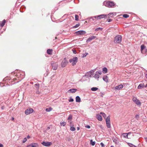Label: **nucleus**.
Returning <instances> with one entry per match:
<instances>
[{
  "mask_svg": "<svg viewBox=\"0 0 147 147\" xmlns=\"http://www.w3.org/2000/svg\"><path fill=\"white\" fill-rule=\"evenodd\" d=\"M17 77L18 79L16 78H13V79H11L9 77H7L5 78L3 80V82L0 83V85L1 86H3L4 85L1 86V84H3L4 83L6 82V81L7 82L9 81V82H13V84H15L16 83H18L19 81H20L22 79H23L25 75V73L24 72L21 71L19 72L17 75Z\"/></svg>",
  "mask_w": 147,
  "mask_h": 147,
  "instance_id": "1",
  "label": "nucleus"
},
{
  "mask_svg": "<svg viewBox=\"0 0 147 147\" xmlns=\"http://www.w3.org/2000/svg\"><path fill=\"white\" fill-rule=\"evenodd\" d=\"M122 41V36L121 35H118L114 38V42L115 43H120Z\"/></svg>",
  "mask_w": 147,
  "mask_h": 147,
  "instance_id": "2",
  "label": "nucleus"
},
{
  "mask_svg": "<svg viewBox=\"0 0 147 147\" xmlns=\"http://www.w3.org/2000/svg\"><path fill=\"white\" fill-rule=\"evenodd\" d=\"M104 5L108 7H112L115 5V3L113 1H106L103 2Z\"/></svg>",
  "mask_w": 147,
  "mask_h": 147,
  "instance_id": "3",
  "label": "nucleus"
},
{
  "mask_svg": "<svg viewBox=\"0 0 147 147\" xmlns=\"http://www.w3.org/2000/svg\"><path fill=\"white\" fill-rule=\"evenodd\" d=\"M78 58L75 57L72 59H71L69 60L70 63H71V64L73 66L74 65L76 64L78 61Z\"/></svg>",
  "mask_w": 147,
  "mask_h": 147,
  "instance_id": "4",
  "label": "nucleus"
},
{
  "mask_svg": "<svg viewBox=\"0 0 147 147\" xmlns=\"http://www.w3.org/2000/svg\"><path fill=\"white\" fill-rule=\"evenodd\" d=\"M107 16V15L103 14L99 15L96 16H93V17H92L91 18H96L97 20L100 19L102 18H105V17Z\"/></svg>",
  "mask_w": 147,
  "mask_h": 147,
  "instance_id": "5",
  "label": "nucleus"
},
{
  "mask_svg": "<svg viewBox=\"0 0 147 147\" xmlns=\"http://www.w3.org/2000/svg\"><path fill=\"white\" fill-rule=\"evenodd\" d=\"M106 122L107 124V127L108 128L111 127V124L110 121V116H108L106 119Z\"/></svg>",
  "mask_w": 147,
  "mask_h": 147,
  "instance_id": "6",
  "label": "nucleus"
},
{
  "mask_svg": "<svg viewBox=\"0 0 147 147\" xmlns=\"http://www.w3.org/2000/svg\"><path fill=\"white\" fill-rule=\"evenodd\" d=\"M86 33V32L84 30H79L76 32L75 34L78 35H83Z\"/></svg>",
  "mask_w": 147,
  "mask_h": 147,
  "instance_id": "7",
  "label": "nucleus"
},
{
  "mask_svg": "<svg viewBox=\"0 0 147 147\" xmlns=\"http://www.w3.org/2000/svg\"><path fill=\"white\" fill-rule=\"evenodd\" d=\"M33 110L31 108H29L27 109L25 111V114L26 115H28L32 113L33 112Z\"/></svg>",
  "mask_w": 147,
  "mask_h": 147,
  "instance_id": "8",
  "label": "nucleus"
},
{
  "mask_svg": "<svg viewBox=\"0 0 147 147\" xmlns=\"http://www.w3.org/2000/svg\"><path fill=\"white\" fill-rule=\"evenodd\" d=\"M68 63V62L67 61L66 58H65L63 60L61 64L62 67H65L66 66Z\"/></svg>",
  "mask_w": 147,
  "mask_h": 147,
  "instance_id": "9",
  "label": "nucleus"
},
{
  "mask_svg": "<svg viewBox=\"0 0 147 147\" xmlns=\"http://www.w3.org/2000/svg\"><path fill=\"white\" fill-rule=\"evenodd\" d=\"M132 100L137 105H141V102L138 99L136 98L135 97L133 98Z\"/></svg>",
  "mask_w": 147,
  "mask_h": 147,
  "instance_id": "10",
  "label": "nucleus"
},
{
  "mask_svg": "<svg viewBox=\"0 0 147 147\" xmlns=\"http://www.w3.org/2000/svg\"><path fill=\"white\" fill-rule=\"evenodd\" d=\"M41 144L44 146L49 147L51 146V144H52V143L50 142H46L45 141H43L42 142Z\"/></svg>",
  "mask_w": 147,
  "mask_h": 147,
  "instance_id": "11",
  "label": "nucleus"
},
{
  "mask_svg": "<svg viewBox=\"0 0 147 147\" xmlns=\"http://www.w3.org/2000/svg\"><path fill=\"white\" fill-rule=\"evenodd\" d=\"M51 65L52 66V68L54 70H56L58 67V65L56 63H51Z\"/></svg>",
  "mask_w": 147,
  "mask_h": 147,
  "instance_id": "12",
  "label": "nucleus"
},
{
  "mask_svg": "<svg viewBox=\"0 0 147 147\" xmlns=\"http://www.w3.org/2000/svg\"><path fill=\"white\" fill-rule=\"evenodd\" d=\"M123 85L121 84L115 87L114 89L115 90H119L122 89L123 88Z\"/></svg>",
  "mask_w": 147,
  "mask_h": 147,
  "instance_id": "13",
  "label": "nucleus"
},
{
  "mask_svg": "<svg viewBox=\"0 0 147 147\" xmlns=\"http://www.w3.org/2000/svg\"><path fill=\"white\" fill-rule=\"evenodd\" d=\"M112 140H113V142L115 144H118L119 142L118 141V139L116 137H113L112 138Z\"/></svg>",
  "mask_w": 147,
  "mask_h": 147,
  "instance_id": "14",
  "label": "nucleus"
},
{
  "mask_svg": "<svg viewBox=\"0 0 147 147\" xmlns=\"http://www.w3.org/2000/svg\"><path fill=\"white\" fill-rule=\"evenodd\" d=\"M130 134L131 133L130 132L123 133L122 134L121 136L125 138H128V135Z\"/></svg>",
  "mask_w": 147,
  "mask_h": 147,
  "instance_id": "15",
  "label": "nucleus"
},
{
  "mask_svg": "<svg viewBox=\"0 0 147 147\" xmlns=\"http://www.w3.org/2000/svg\"><path fill=\"white\" fill-rule=\"evenodd\" d=\"M96 37L95 36H91L88 39L86 40V42H88L91 41L92 39L95 38Z\"/></svg>",
  "mask_w": 147,
  "mask_h": 147,
  "instance_id": "16",
  "label": "nucleus"
},
{
  "mask_svg": "<svg viewBox=\"0 0 147 147\" xmlns=\"http://www.w3.org/2000/svg\"><path fill=\"white\" fill-rule=\"evenodd\" d=\"M77 90V89H74V88H73V89H70V90H68V92H71V93H74Z\"/></svg>",
  "mask_w": 147,
  "mask_h": 147,
  "instance_id": "17",
  "label": "nucleus"
},
{
  "mask_svg": "<svg viewBox=\"0 0 147 147\" xmlns=\"http://www.w3.org/2000/svg\"><path fill=\"white\" fill-rule=\"evenodd\" d=\"M6 20L5 19L3 20L2 21L0 22V26L1 27H3L5 24L6 22Z\"/></svg>",
  "mask_w": 147,
  "mask_h": 147,
  "instance_id": "18",
  "label": "nucleus"
},
{
  "mask_svg": "<svg viewBox=\"0 0 147 147\" xmlns=\"http://www.w3.org/2000/svg\"><path fill=\"white\" fill-rule=\"evenodd\" d=\"M96 117L97 119L100 121L102 120V116L99 114H98L96 115Z\"/></svg>",
  "mask_w": 147,
  "mask_h": 147,
  "instance_id": "19",
  "label": "nucleus"
},
{
  "mask_svg": "<svg viewBox=\"0 0 147 147\" xmlns=\"http://www.w3.org/2000/svg\"><path fill=\"white\" fill-rule=\"evenodd\" d=\"M52 49H48L47 50V53L49 55H51L52 54Z\"/></svg>",
  "mask_w": 147,
  "mask_h": 147,
  "instance_id": "20",
  "label": "nucleus"
},
{
  "mask_svg": "<svg viewBox=\"0 0 147 147\" xmlns=\"http://www.w3.org/2000/svg\"><path fill=\"white\" fill-rule=\"evenodd\" d=\"M144 83L141 84H140L138 87V89H140L144 87Z\"/></svg>",
  "mask_w": 147,
  "mask_h": 147,
  "instance_id": "21",
  "label": "nucleus"
},
{
  "mask_svg": "<svg viewBox=\"0 0 147 147\" xmlns=\"http://www.w3.org/2000/svg\"><path fill=\"white\" fill-rule=\"evenodd\" d=\"M76 102H80L81 101V99L79 96H77L76 97Z\"/></svg>",
  "mask_w": 147,
  "mask_h": 147,
  "instance_id": "22",
  "label": "nucleus"
},
{
  "mask_svg": "<svg viewBox=\"0 0 147 147\" xmlns=\"http://www.w3.org/2000/svg\"><path fill=\"white\" fill-rule=\"evenodd\" d=\"M38 144L37 143H32L31 147H38Z\"/></svg>",
  "mask_w": 147,
  "mask_h": 147,
  "instance_id": "23",
  "label": "nucleus"
},
{
  "mask_svg": "<svg viewBox=\"0 0 147 147\" xmlns=\"http://www.w3.org/2000/svg\"><path fill=\"white\" fill-rule=\"evenodd\" d=\"M102 79L103 80L106 82H107L108 81V77L107 76H103Z\"/></svg>",
  "mask_w": 147,
  "mask_h": 147,
  "instance_id": "24",
  "label": "nucleus"
},
{
  "mask_svg": "<svg viewBox=\"0 0 147 147\" xmlns=\"http://www.w3.org/2000/svg\"><path fill=\"white\" fill-rule=\"evenodd\" d=\"M145 46L144 45H142L141 46V51L142 53V51L145 49Z\"/></svg>",
  "mask_w": 147,
  "mask_h": 147,
  "instance_id": "25",
  "label": "nucleus"
},
{
  "mask_svg": "<svg viewBox=\"0 0 147 147\" xmlns=\"http://www.w3.org/2000/svg\"><path fill=\"white\" fill-rule=\"evenodd\" d=\"M94 77L95 78L98 79L99 77V76L98 74L96 72H95V74L94 75Z\"/></svg>",
  "mask_w": 147,
  "mask_h": 147,
  "instance_id": "26",
  "label": "nucleus"
},
{
  "mask_svg": "<svg viewBox=\"0 0 147 147\" xmlns=\"http://www.w3.org/2000/svg\"><path fill=\"white\" fill-rule=\"evenodd\" d=\"M102 71L104 73H106L107 71V69L106 67H104L102 68Z\"/></svg>",
  "mask_w": 147,
  "mask_h": 147,
  "instance_id": "27",
  "label": "nucleus"
},
{
  "mask_svg": "<svg viewBox=\"0 0 147 147\" xmlns=\"http://www.w3.org/2000/svg\"><path fill=\"white\" fill-rule=\"evenodd\" d=\"M98 89V88L97 87H93L91 88V90L92 91H95Z\"/></svg>",
  "mask_w": 147,
  "mask_h": 147,
  "instance_id": "28",
  "label": "nucleus"
},
{
  "mask_svg": "<svg viewBox=\"0 0 147 147\" xmlns=\"http://www.w3.org/2000/svg\"><path fill=\"white\" fill-rule=\"evenodd\" d=\"M102 29H103V28H102L99 27V28H96L95 30V31H98L99 30L102 31Z\"/></svg>",
  "mask_w": 147,
  "mask_h": 147,
  "instance_id": "29",
  "label": "nucleus"
},
{
  "mask_svg": "<svg viewBox=\"0 0 147 147\" xmlns=\"http://www.w3.org/2000/svg\"><path fill=\"white\" fill-rule=\"evenodd\" d=\"M127 144L130 147H136V146L131 143H128Z\"/></svg>",
  "mask_w": 147,
  "mask_h": 147,
  "instance_id": "30",
  "label": "nucleus"
},
{
  "mask_svg": "<svg viewBox=\"0 0 147 147\" xmlns=\"http://www.w3.org/2000/svg\"><path fill=\"white\" fill-rule=\"evenodd\" d=\"M90 144L92 145V146H94L95 144V141H93L92 140H90Z\"/></svg>",
  "mask_w": 147,
  "mask_h": 147,
  "instance_id": "31",
  "label": "nucleus"
},
{
  "mask_svg": "<svg viewBox=\"0 0 147 147\" xmlns=\"http://www.w3.org/2000/svg\"><path fill=\"white\" fill-rule=\"evenodd\" d=\"M70 129L72 131H74L76 130V129L74 127L71 126L70 127Z\"/></svg>",
  "mask_w": 147,
  "mask_h": 147,
  "instance_id": "32",
  "label": "nucleus"
},
{
  "mask_svg": "<svg viewBox=\"0 0 147 147\" xmlns=\"http://www.w3.org/2000/svg\"><path fill=\"white\" fill-rule=\"evenodd\" d=\"M78 18V16L76 14L75 15V20L77 21H78L79 20Z\"/></svg>",
  "mask_w": 147,
  "mask_h": 147,
  "instance_id": "33",
  "label": "nucleus"
},
{
  "mask_svg": "<svg viewBox=\"0 0 147 147\" xmlns=\"http://www.w3.org/2000/svg\"><path fill=\"white\" fill-rule=\"evenodd\" d=\"M80 24H76V25H75L74 26H73V28H77L78 27H79L80 26Z\"/></svg>",
  "mask_w": 147,
  "mask_h": 147,
  "instance_id": "34",
  "label": "nucleus"
},
{
  "mask_svg": "<svg viewBox=\"0 0 147 147\" xmlns=\"http://www.w3.org/2000/svg\"><path fill=\"white\" fill-rule=\"evenodd\" d=\"M123 17L125 18H127L129 17V15L127 14H124L123 15Z\"/></svg>",
  "mask_w": 147,
  "mask_h": 147,
  "instance_id": "35",
  "label": "nucleus"
},
{
  "mask_svg": "<svg viewBox=\"0 0 147 147\" xmlns=\"http://www.w3.org/2000/svg\"><path fill=\"white\" fill-rule=\"evenodd\" d=\"M72 115H69V116L68 118L67 119L68 120H71L72 119Z\"/></svg>",
  "mask_w": 147,
  "mask_h": 147,
  "instance_id": "36",
  "label": "nucleus"
},
{
  "mask_svg": "<svg viewBox=\"0 0 147 147\" xmlns=\"http://www.w3.org/2000/svg\"><path fill=\"white\" fill-rule=\"evenodd\" d=\"M108 15L109 16V17H113V16L114 15L113 13H109V14Z\"/></svg>",
  "mask_w": 147,
  "mask_h": 147,
  "instance_id": "37",
  "label": "nucleus"
},
{
  "mask_svg": "<svg viewBox=\"0 0 147 147\" xmlns=\"http://www.w3.org/2000/svg\"><path fill=\"white\" fill-rule=\"evenodd\" d=\"M52 110V108H47L46 109V111L47 112H49Z\"/></svg>",
  "mask_w": 147,
  "mask_h": 147,
  "instance_id": "38",
  "label": "nucleus"
},
{
  "mask_svg": "<svg viewBox=\"0 0 147 147\" xmlns=\"http://www.w3.org/2000/svg\"><path fill=\"white\" fill-rule=\"evenodd\" d=\"M100 114L105 118L106 116V114L104 113H100Z\"/></svg>",
  "mask_w": 147,
  "mask_h": 147,
  "instance_id": "39",
  "label": "nucleus"
},
{
  "mask_svg": "<svg viewBox=\"0 0 147 147\" xmlns=\"http://www.w3.org/2000/svg\"><path fill=\"white\" fill-rule=\"evenodd\" d=\"M61 125H63L64 126L66 124V123L64 122H63L62 123H61Z\"/></svg>",
  "mask_w": 147,
  "mask_h": 147,
  "instance_id": "40",
  "label": "nucleus"
},
{
  "mask_svg": "<svg viewBox=\"0 0 147 147\" xmlns=\"http://www.w3.org/2000/svg\"><path fill=\"white\" fill-rule=\"evenodd\" d=\"M27 140V139H26V138H24L22 141V143H25Z\"/></svg>",
  "mask_w": 147,
  "mask_h": 147,
  "instance_id": "41",
  "label": "nucleus"
},
{
  "mask_svg": "<svg viewBox=\"0 0 147 147\" xmlns=\"http://www.w3.org/2000/svg\"><path fill=\"white\" fill-rule=\"evenodd\" d=\"M74 99L72 98H70L69 99L68 101L69 102H72L74 101Z\"/></svg>",
  "mask_w": 147,
  "mask_h": 147,
  "instance_id": "42",
  "label": "nucleus"
},
{
  "mask_svg": "<svg viewBox=\"0 0 147 147\" xmlns=\"http://www.w3.org/2000/svg\"><path fill=\"white\" fill-rule=\"evenodd\" d=\"M88 54V53H86L85 54H83L82 57H84L86 56Z\"/></svg>",
  "mask_w": 147,
  "mask_h": 147,
  "instance_id": "43",
  "label": "nucleus"
},
{
  "mask_svg": "<svg viewBox=\"0 0 147 147\" xmlns=\"http://www.w3.org/2000/svg\"><path fill=\"white\" fill-rule=\"evenodd\" d=\"M139 117H140V116L138 115H136L135 116V118L137 119H138L139 118Z\"/></svg>",
  "mask_w": 147,
  "mask_h": 147,
  "instance_id": "44",
  "label": "nucleus"
},
{
  "mask_svg": "<svg viewBox=\"0 0 147 147\" xmlns=\"http://www.w3.org/2000/svg\"><path fill=\"white\" fill-rule=\"evenodd\" d=\"M94 71H93L91 70L89 72V73H90L91 74L90 75V76H88L89 77H90L91 75L93 73Z\"/></svg>",
  "mask_w": 147,
  "mask_h": 147,
  "instance_id": "45",
  "label": "nucleus"
},
{
  "mask_svg": "<svg viewBox=\"0 0 147 147\" xmlns=\"http://www.w3.org/2000/svg\"><path fill=\"white\" fill-rule=\"evenodd\" d=\"M96 72H97V73L99 75H101L102 74V72L100 71H96Z\"/></svg>",
  "mask_w": 147,
  "mask_h": 147,
  "instance_id": "46",
  "label": "nucleus"
},
{
  "mask_svg": "<svg viewBox=\"0 0 147 147\" xmlns=\"http://www.w3.org/2000/svg\"><path fill=\"white\" fill-rule=\"evenodd\" d=\"M100 145L102 147H105V146L102 142H101L100 143Z\"/></svg>",
  "mask_w": 147,
  "mask_h": 147,
  "instance_id": "47",
  "label": "nucleus"
},
{
  "mask_svg": "<svg viewBox=\"0 0 147 147\" xmlns=\"http://www.w3.org/2000/svg\"><path fill=\"white\" fill-rule=\"evenodd\" d=\"M112 20L111 19H107V21L108 22H109L112 21Z\"/></svg>",
  "mask_w": 147,
  "mask_h": 147,
  "instance_id": "48",
  "label": "nucleus"
},
{
  "mask_svg": "<svg viewBox=\"0 0 147 147\" xmlns=\"http://www.w3.org/2000/svg\"><path fill=\"white\" fill-rule=\"evenodd\" d=\"M85 127L87 128H90V127L89 125H86L85 126Z\"/></svg>",
  "mask_w": 147,
  "mask_h": 147,
  "instance_id": "49",
  "label": "nucleus"
},
{
  "mask_svg": "<svg viewBox=\"0 0 147 147\" xmlns=\"http://www.w3.org/2000/svg\"><path fill=\"white\" fill-rule=\"evenodd\" d=\"M93 17H90V18H89L88 19H92V20H94V18H91L92 17H93Z\"/></svg>",
  "mask_w": 147,
  "mask_h": 147,
  "instance_id": "50",
  "label": "nucleus"
},
{
  "mask_svg": "<svg viewBox=\"0 0 147 147\" xmlns=\"http://www.w3.org/2000/svg\"><path fill=\"white\" fill-rule=\"evenodd\" d=\"M35 85V86H37V87L39 88V84H38V83L36 84Z\"/></svg>",
  "mask_w": 147,
  "mask_h": 147,
  "instance_id": "51",
  "label": "nucleus"
},
{
  "mask_svg": "<svg viewBox=\"0 0 147 147\" xmlns=\"http://www.w3.org/2000/svg\"><path fill=\"white\" fill-rule=\"evenodd\" d=\"M32 143L28 145L26 147H31Z\"/></svg>",
  "mask_w": 147,
  "mask_h": 147,
  "instance_id": "52",
  "label": "nucleus"
},
{
  "mask_svg": "<svg viewBox=\"0 0 147 147\" xmlns=\"http://www.w3.org/2000/svg\"><path fill=\"white\" fill-rule=\"evenodd\" d=\"M73 52L74 54H76V51L75 50H74L73 51Z\"/></svg>",
  "mask_w": 147,
  "mask_h": 147,
  "instance_id": "53",
  "label": "nucleus"
},
{
  "mask_svg": "<svg viewBox=\"0 0 147 147\" xmlns=\"http://www.w3.org/2000/svg\"><path fill=\"white\" fill-rule=\"evenodd\" d=\"M5 109V107L4 106H2L1 109L2 110H3Z\"/></svg>",
  "mask_w": 147,
  "mask_h": 147,
  "instance_id": "54",
  "label": "nucleus"
},
{
  "mask_svg": "<svg viewBox=\"0 0 147 147\" xmlns=\"http://www.w3.org/2000/svg\"><path fill=\"white\" fill-rule=\"evenodd\" d=\"M144 139L146 142H147V137L144 138Z\"/></svg>",
  "mask_w": 147,
  "mask_h": 147,
  "instance_id": "55",
  "label": "nucleus"
},
{
  "mask_svg": "<svg viewBox=\"0 0 147 147\" xmlns=\"http://www.w3.org/2000/svg\"><path fill=\"white\" fill-rule=\"evenodd\" d=\"M3 145L2 144H0V147H3Z\"/></svg>",
  "mask_w": 147,
  "mask_h": 147,
  "instance_id": "56",
  "label": "nucleus"
},
{
  "mask_svg": "<svg viewBox=\"0 0 147 147\" xmlns=\"http://www.w3.org/2000/svg\"><path fill=\"white\" fill-rule=\"evenodd\" d=\"M50 129V127H48L47 128V130H49Z\"/></svg>",
  "mask_w": 147,
  "mask_h": 147,
  "instance_id": "57",
  "label": "nucleus"
},
{
  "mask_svg": "<svg viewBox=\"0 0 147 147\" xmlns=\"http://www.w3.org/2000/svg\"><path fill=\"white\" fill-rule=\"evenodd\" d=\"M77 130H80V128L79 127H77Z\"/></svg>",
  "mask_w": 147,
  "mask_h": 147,
  "instance_id": "58",
  "label": "nucleus"
},
{
  "mask_svg": "<svg viewBox=\"0 0 147 147\" xmlns=\"http://www.w3.org/2000/svg\"><path fill=\"white\" fill-rule=\"evenodd\" d=\"M30 138V136L29 135H28V136H27V138H28V139H29Z\"/></svg>",
  "mask_w": 147,
  "mask_h": 147,
  "instance_id": "59",
  "label": "nucleus"
},
{
  "mask_svg": "<svg viewBox=\"0 0 147 147\" xmlns=\"http://www.w3.org/2000/svg\"><path fill=\"white\" fill-rule=\"evenodd\" d=\"M147 87V84H146V85L145 86V87L146 88Z\"/></svg>",
  "mask_w": 147,
  "mask_h": 147,
  "instance_id": "60",
  "label": "nucleus"
},
{
  "mask_svg": "<svg viewBox=\"0 0 147 147\" xmlns=\"http://www.w3.org/2000/svg\"><path fill=\"white\" fill-rule=\"evenodd\" d=\"M82 79H81L80 80V81L82 82Z\"/></svg>",
  "mask_w": 147,
  "mask_h": 147,
  "instance_id": "61",
  "label": "nucleus"
},
{
  "mask_svg": "<svg viewBox=\"0 0 147 147\" xmlns=\"http://www.w3.org/2000/svg\"><path fill=\"white\" fill-rule=\"evenodd\" d=\"M14 119V118L13 117H12V120H13Z\"/></svg>",
  "mask_w": 147,
  "mask_h": 147,
  "instance_id": "62",
  "label": "nucleus"
},
{
  "mask_svg": "<svg viewBox=\"0 0 147 147\" xmlns=\"http://www.w3.org/2000/svg\"><path fill=\"white\" fill-rule=\"evenodd\" d=\"M110 147H114L113 146H111Z\"/></svg>",
  "mask_w": 147,
  "mask_h": 147,
  "instance_id": "63",
  "label": "nucleus"
},
{
  "mask_svg": "<svg viewBox=\"0 0 147 147\" xmlns=\"http://www.w3.org/2000/svg\"><path fill=\"white\" fill-rule=\"evenodd\" d=\"M146 76H147L146 78H147V73H146Z\"/></svg>",
  "mask_w": 147,
  "mask_h": 147,
  "instance_id": "64",
  "label": "nucleus"
}]
</instances>
